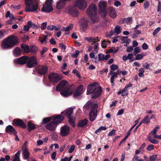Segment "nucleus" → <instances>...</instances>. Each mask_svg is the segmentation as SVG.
I'll return each instance as SVG.
<instances>
[{"label": "nucleus", "mask_w": 161, "mask_h": 161, "mask_svg": "<svg viewBox=\"0 0 161 161\" xmlns=\"http://www.w3.org/2000/svg\"><path fill=\"white\" fill-rule=\"evenodd\" d=\"M80 23L84 27H86L87 24V19L86 18H83L80 20Z\"/></svg>", "instance_id": "obj_34"}, {"label": "nucleus", "mask_w": 161, "mask_h": 161, "mask_svg": "<svg viewBox=\"0 0 161 161\" xmlns=\"http://www.w3.org/2000/svg\"><path fill=\"white\" fill-rule=\"evenodd\" d=\"M70 131V127L69 126L65 125L61 127L60 128V135L62 137L65 136L69 134Z\"/></svg>", "instance_id": "obj_12"}, {"label": "nucleus", "mask_w": 161, "mask_h": 161, "mask_svg": "<svg viewBox=\"0 0 161 161\" xmlns=\"http://www.w3.org/2000/svg\"><path fill=\"white\" fill-rule=\"evenodd\" d=\"M146 146V144L145 143H143L139 148V149L141 151L142 153L144 152V150L143 149Z\"/></svg>", "instance_id": "obj_55"}, {"label": "nucleus", "mask_w": 161, "mask_h": 161, "mask_svg": "<svg viewBox=\"0 0 161 161\" xmlns=\"http://www.w3.org/2000/svg\"><path fill=\"white\" fill-rule=\"evenodd\" d=\"M65 12L74 17L77 16L78 14V12L76 9L75 6H69L67 7L66 9Z\"/></svg>", "instance_id": "obj_10"}, {"label": "nucleus", "mask_w": 161, "mask_h": 161, "mask_svg": "<svg viewBox=\"0 0 161 161\" xmlns=\"http://www.w3.org/2000/svg\"><path fill=\"white\" fill-rule=\"evenodd\" d=\"M53 118V117H51L45 118L43 119L42 122V124H44L50 121Z\"/></svg>", "instance_id": "obj_40"}, {"label": "nucleus", "mask_w": 161, "mask_h": 161, "mask_svg": "<svg viewBox=\"0 0 161 161\" xmlns=\"http://www.w3.org/2000/svg\"><path fill=\"white\" fill-rule=\"evenodd\" d=\"M121 40L122 43L129 44L131 42L130 40L128 39L127 37L122 36L121 38Z\"/></svg>", "instance_id": "obj_31"}, {"label": "nucleus", "mask_w": 161, "mask_h": 161, "mask_svg": "<svg viewBox=\"0 0 161 161\" xmlns=\"http://www.w3.org/2000/svg\"><path fill=\"white\" fill-rule=\"evenodd\" d=\"M114 32L117 35L121 33V29L119 25L116 26L114 28Z\"/></svg>", "instance_id": "obj_38"}, {"label": "nucleus", "mask_w": 161, "mask_h": 161, "mask_svg": "<svg viewBox=\"0 0 161 161\" xmlns=\"http://www.w3.org/2000/svg\"><path fill=\"white\" fill-rule=\"evenodd\" d=\"M118 66L116 64H113L110 66V68L112 70H115L118 68Z\"/></svg>", "instance_id": "obj_50"}, {"label": "nucleus", "mask_w": 161, "mask_h": 161, "mask_svg": "<svg viewBox=\"0 0 161 161\" xmlns=\"http://www.w3.org/2000/svg\"><path fill=\"white\" fill-rule=\"evenodd\" d=\"M73 112V109L70 108L68 109L65 113V115L68 118H69L71 117V115Z\"/></svg>", "instance_id": "obj_33"}, {"label": "nucleus", "mask_w": 161, "mask_h": 161, "mask_svg": "<svg viewBox=\"0 0 161 161\" xmlns=\"http://www.w3.org/2000/svg\"><path fill=\"white\" fill-rule=\"evenodd\" d=\"M28 128L29 131L34 129L35 128V126L34 124L31 122H29L28 123Z\"/></svg>", "instance_id": "obj_42"}, {"label": "nucleus", "mask_w": 161, "mask_h": 161, "mask_svg": "<svg viewBox=\"0 0 161 161\" xmlns=\"http://www.w3.org/2000/svg\"><path fill=\"white\" fill-rule=\"evenodd\" d=\"M69 0H59L56 5V7L58 9H61L62 8L65 4V2Z\"/></svg>", "instance_id": "obj_23"}, {"label": "nucleus", "mask_w": 161, "mask_h": 161, "mask_svg": "<svg viewBox=\"0 0 161 161\" xmlns=\"http://www.w3.org/2000/svg\"><path fill=\"white\" fill-rule=\"evenodd\" d=\"M134 51L136 53H137L140 52L141 49L139 47H136L134 48Z\"/></svg>", "instance_id": "obj_61"}, {"label": "nucleus", "mask_w": 161, "mask_h": 161, "mask_svg": "<svg viewBox=\"0 0 161 161\" xmlns=\"http://www.w3.org/2000/svg\"><path fill=\"white\" fill-rule=\"evenodd\" d=\"M75 148V146L74 145H72L68 151V152L69 153H72L73 151L74 150Z\"/></svg>", "instance_id": "obj_59"}, {"label": "nucleus", "mask_w": 161, "mask_h": 161, "mask_svg": "<svg viewBox=\"0 0 161 161\" xmlns=\"http://www.w3.org/2000/svg\"><path fill=\"white\" fill-rule=\"evenodd\" d=\"M57 125L53 122L47 124L45 126L46 128L50 131H53L55 130Z\"/></svg>", "instance_id": "obj_17"}, {"label": "nucleus", "mask_w": 161, "mask_h": 161, "mask_svg": "<svg viewBox=\"0 0 161 161\" xmlns=\"http://www.w3.org/2000/svg\"><path fill=\"white\" fill-rule=\"evenodd\" d=\"M157 155H153L150 156L148 161H155L157 158Z\"/></svg>", "instance_id": "obj_45"}, {"label": "nucleus", "mask_w": 161, "mask_h": 161, "mask_svg": "<svg viewBox=\"0 0 161 161\" xmlns=\"http://www.w3.org/2000/svg\"><path fill=\"white\" fill-rule=\"evenodd\" d=\"M102 92V89L99 85L97 83L89 84L87 89V95L92 93V97L96 98L98 97Z\"/></svg>", "instance_id": "obj_3"}, {"label": "nucleus", "mask_w": 161, "mask_h": 161, "mask_svg": "<svg viewBox=\"0 0 161 161\" xmlns=\"http://www.w3.org/2000/svg\"><path fill=\"white\" fill-rule=\"evenodd\" d=\"M27 142L26 141L24 143V145L22 147V150H28L27 146Z\"/></svg>", "instance_id": "obj_58"}, {"label": "nucleus", "mask_w": 161, "mask_h": 161, "mask_svg": "<svg viewBox=\"0 0 161 161\" xmlns=\"http://www.w3.org/2000/svg\"><path fill=\"white\" fill-rule=\"evenodd\" d=\"M20 153V151L19 150L17 153H16L14 155V159H13V161H20L19 157Z\"/></svg>", "instance_id": "obj_35"}, {"label": "nucleus", "mask_w": 161, "mask_h": 161, "mask_svg": "<svg viewBox=\"0 0 161 161\" xmlns=\"http://www.w3.org/2000/svg\"><path fill=\"white\" fill-rule=\"evenodd\" d=\"M107 128L105 126H101L98 129H97L95 131V133L97 134L99 133L102 130H105Z\"/></svg>", "instance_id": "obj_39"}, {"label": "nucleus", "mask_w": 161, "mask_h": 161, "mask_svg": "<svg viewBox=\"0 0 161 161\" xmlns=\"http://www.w3.org/2000/svg\"><path fill=\"white\" fill-rule=\"evenodd\" d=\"M142 48L144 50H146L148 48V46L146 43H144L143 44L142 46Z\"/></svg>", "instance_id": "obj_64"}, {"label": "nucleus", "mask_w": 161, "mask_h": 161, "mask_svg": "<svg viewBox=\"0 0 161 161\" xmlns=\"http://www.w3.org/2000/svg\"><path fill=\"white\" fill-rule=\"evenodd\" d=\"M110 42L108 41H104L102 42L101 46L103 48H105L106 47V46L107 44L108 43H110Z\"/></svg>", "instance_id": "obj_49"}, {"label": "nucleus", "mask_w": 161, "mask_h": 161, "mask_svg": "<svg viewBox=\"0 0 161 161\" xmlns=\"http://www.w3.org/2000/svg\"><path fill=\"white\" fill-rule=\"evenodd\" d=\"M159 128V126L158 125H157L152 131L151 133L155 134V133H156L157 131V130Z\"/></svg>", "instance_id": "obj_53"}, {"label": "nucleus", "mask_w": 161, "mask_h": 161, "mask_svg": "<svg viewBox=\"0 0 161 161\" xmlns=\"http://www.w3.org/2000/svg\"><path fill=\"white\" fill-rule=\"evenodd\" d=\"M99 14L102 16L103 17H105L107 15L105 9L99 10Z\"/></svg>", "instance_id": "obj_44"}, {"label": "nucleus", "mask_w": 161, "mask_h": 161, "mask_svg": "<svg viewBox=\"0 0 161 161\" xmlns=\"http://www.w3.org/2000/svg\"><path fill=\"white\" fill-rule=\"evenodd\" d=\"M97 6L95 4H92L90 5L86 11L88 15H96L97 14Z\"/></svg>", "instance_id": "obj_11"}, {"label": "nucleus", "mask_w": 161, "mask_h": 161, "mask_svg": "<svg viewBox=\"0 0 161 161\" xmlns=\"http://www.w3.org/2000/svg\"><path fill=\"white\" fill-rule=\"evenodd\" d=\"M64 119V117L61 115H58L53 118V122L56 125L60 123Z\"/></svg>", "instance_id": "obj_19"}, {"label": "nucleus", "mask_w": 161, "mask_h": 161, "mask_svg": "<svg viewBox=\"0 0 161 161\" xmlns=\"http://www.w3.org/2000/svg\"><path fill=\"white\" fill-rule=\"evenodd\" d=\"M107 2L104 0H101L99 1L98 6L99 10L106 9Z\"/></svg>", "instance_id": "obj_25"}, {"label": "nucleus", "mask_w": 161, "mask_h": 161, "mask_svg": "<svg viewBox=\"0 0 161 161\" xmlns=\"http://www.w3.org/2000/svg\"><path fill=\"white\" fill-rule=\"evenodd\" d=\"M48 70V68L46 66H40L37 69V72L40 75H43L46 73Z\"/></svg>", "instance_id": "obj_16"}, {"label": "nucleus", "mask_w": 161, "mask_h": 161, "mask_svg": "<svg viewBox=\"0 0 161 161\" xmlns=\"http://www.w3.org/2000/svg\"><path fill=\"white\" fill-rule=\"evenodd\" d=\"M108 75H112L111 77L110 81L112 85H114V78H117L118 73L117 72H114L113 71H111L108 73Z\"/></svg>", "instance_id": "obj_18"}, {"label": "nucleus", "mask_w": 161, "mask_h": 161, "mask_svg": "<svg viewBox=\"0 0 161 161\" xmlns=\"http://www.w3.org/2000/svg\"><path fill=\"white\" fill-rule=\"evenodd\" d=\"M53 3V0H46L45 5L43 6L42 10L46 12H49L53 11L52 4Z\"/></svg>", "instance_id": "obj_6"}, {"label": "nucleus", "mask_w": 161, "mask_h": 161, "mask_svg": "<svg viewBox=\"0 0 161 161\" xmlns=\"http://www.w3.org/2000/svg\"><path fill=\"white\" fill-rule=\"evenodd\" d=\"M88 16L90 17L91 20L93 22H95L98 20V18L97 14L96 15Z\"/></svg>", "instance_id": "obj_36"}, {"label": "nucleus", "mask_w": 161, "mask_h": 161, "mask_svg": "<svg viewBox=\"0 0 161 161\" xmlns=\"http://www.w3.org/2000/svg\"><path fill=\"white\" fill-rule=\"evenodd\" d=\"M88 123V120L85 119H84L80 120L78 123V125L81 127H83L86 125Z\"/></svg>", "instance_id": "obj_28"}, {"label": "nucleus", "mask_w": 161, "mask_h": 161, "mask_svg": "<svg viewBox=\"0 0 161 161\" xmlns=\"http://www.w3.org/2000/svg\"><path fill=\"white\" fill-rule=\"evenodd\" d=\"M85 40H86L89 43L95 42L98 41V37H86L85 38Z\"/></svg>", "instance_id": "obj_26"}, {"label": "nucleus", "mask_w": 161, "mask_h": 161, "mask_svg": "<svg viewBox=\"0 0 161 161\" xmlns=\"http://www.w3.org/2000/svg\"><path fill=\"white\" fill-rule=\"evenodd\" d=\"M59 46L62 49L65 50L66 49V47L63 43H61L59 44Z\"/></svg>", "instance_id": "obj_60"}, {"label": "nucleus", "mask_w": 161, "mask_h": 161, "mask_svg": "<svg viewBox=\"0 0 161 161\" xmlns=\"http://www.w3.org/2000/svg\"><path fill=\"white\" fill-rule=\"evenodd\" d=\"M13 125L21 127L22 128H25L26 125L23 121L19 119H14L13 121Z\"/></svg>", "instance_id": "obj_15"}, {"label": "nucleus", "mask_w": 161, "mask_h": 161, "mask_svg": "<svg viewBox=\"0 0 161 161\" xmlns=\"http://www.w3.org/2000/svg\"><path fill=\"white\" fill-rule=\"evenodd\" d=\"M27 56H23L14 60V62L15 64H25L26 62Z\"/></svg>", "instance_id": "obj_14"}, {"label": "nucleus", "mask_w": 161, "mask_h": 161, "mask_svg": "<svg viewBox=\"0 0 161 161\" xmlns=\"http://www.w3.org/2000/svg\"><path fill=\"white\" fill-rule=\"evenodd\" d=\"M108 12L110 16L113 18H115L117 16V14L114 9L112 7H110L108 9Z\"/></svg>", "instance_id": "obj_20"}, {"label": "nucleus", "mask_w": 161, "mask_h": 161, "mask_svg": "<svg viewBox=\"0 0 161 161\" xmlns=\"http://www.w3.org/2000/svg\"><path fill=\"white\" fill-rule=\"evenodd\" d=\"M149 7V3L148 1H145L144 4V7L145 8H147Z\"/></svg>", "instance_id": "obj_63"}, {"label": "nucleus", "mask_w": 161, "mask_h": 161, "mask_svg": "<svg viewBox=\"0 0 161 161\" xmlns=\"http://www.w3.org/2000/svg\"><path fill=\"white\" fill-rule=\"evenodd\" d=\"M153 137H152L151 136H149L147 137V140L153 144H157L158 143L159 141L156 139H153Z\"/></svg>", "instance_id": "obj_37"}, {"label": "nucleus", "mask_w": 161, "mask_h": 161, "mask_svg": "<svg viewBox=\"0 0 161 161\" xmlns=\"http://www.w3.org/2000/svg\"><path fill=\"white\" fill-rule=\"evenodd\" d=\"M98 58L96 57L92 60L96 63H97L100 61H102L104 60H107L110 57V55L109 54H107L106 55L101 53H99L98 55Z\"/></svg>", "instance_id": "obj_9"}, {"label": "nucleus", "mask_w": 161, "mask_h": 161, "mask_svg": "<svg viewBox=\"0 0 161 161\" xmlns=\"http://www.w3.org/2000/svg\"><path fill=\"white\" fill-rule=\"evenodd\" d=\"M114 33V31L113 30H112L110 31V34H106V37H110L113 36Z\"/></svg>", "instance_id": "obj_62"}, {"label": "nucleus", "mask_w": 161, "mask_h": 161, "mask_svg": "<svg viewBox=\"0 0 161 161\" xmlns=\"http://www.w3.org/2000/svg\"><path fill=\"white\" fill-rule=\"evenodd\" d=\"M154 148V146L153 145L150 144L147 146V150L148 151H151L153 150Z\"/></svg>", "instance_id": "obj_47"}, {"label": "nucleus", "mask_w": 161, "mask_h": 161, "mask_svg": "<svg viewBox=\"0 0 161 161\" xmlns=\"http://www.w3.org/2000/svg\"><path fill=\"white\" fill-rule=\"evenodd\" d=\"M22 51L25 53H28L30 52V49L29 46L25 44H22L20 45Z\"/></svg>", "instance_id": "obj_24"}, {"label": "nucleus", "mask_w": 161, "mask_h": 161, "mask_svg": "<svg viewBox=\"0 0 161 161\" xmlns=\"http://www.w3.org/2000/svg\"><path fill=\"white\" fill-rule=\"evenodd\" d=\"M133 49V47L132 46H130L127 47L126 51L127 52H130L132 51Z\"/></svg>", "instance_id": "obj_57"}, {"label": "nucleus", "mask_w": 161, "mask_h": 161, "mask_svg": "<svg viewBox=\"0 0 161 161\" xmlns=\"http://www.w3.org/2000/svg\"><path fill=\"white\" fill-rule=\"evenodd\" d=\"M56 90L57 91H59L61 95L65 97L71 95L73 92L71 86L65 80H63L59 83L56 86Z\"/></svg>", "instance_id": "obj_1"}, {"label": "nucleus", "mask_w": 161, "mask_h": 161, "mask_svg": "<svg viewBox=\"0 0 161 161\" xmlns=\"http://www.w3.org/2000/svg\"><path fill=\"white\" fill-rule=\"evenodd\" d=\"M98 105L92 102H87L84 106L83 110L85 113L88 110H90L89 114V119L91 121H94L97 116Z\"/></svg>", "instance_id": "obj_2"}, {"label": "nucleus", "mask_w": 161, "mask_h": 161, "mask_svg": "<svg viewBox=\"0 0 161 161\" xmlns=\"http://www.w3.org/2000/svg\"><path fill=\"white\" fill-rule=\"evenodd\" d=\"M5 130L7 132L11 134H15L16 131L14 128L12 126L9 125L7 126Z\"/></svg>", "instance_id": "obj_21"}, {"label": "nucleus", "mask_w": 161, "mask_h": 161, "mask_svg": "<svg viewBox=\"0 0 161 161\" xmlns=\"http://www.w3.org/2000/svg\"><path fill=\"white\" fill-rule=\"evenodd\" d=\"M69 119V121L70 124L73 126L75 127V124L74 122V120L71 119V117H69V118H68Z\"/></svg>", "instance_id": "obj_51"}, {"label": "nucleus", "mask_w": 161, "mask_h": 161, "mask_svg": "<svg viewBox=\"0 0 161 161\" xmlns=\"http://www.w3.org/2000/svg\"><path fill=\"white\" fill-rule=\"evenodd\" d=\"M18 42L17 38L14 36H10L3 41L2 48L4 49L13 47Z\"/></svg>", "instance_id": "obj_4"}, {"label": "nucleus", "mask_w": 161, "mask_h": 161, "mask_svg": "<svg viewBox=\"0 0 161 161\" xmlns=\"http://www.w3.org/2000/svg\"><path fill=\"white\" fill-rule=\"evenodd\" d=\"M47 23L46 22H44L42 23L41 27V29L42 30L45 29L47 27Z\"/></svg>", "instance_id": "obj_54"}, {"label": "nucleus", "mask_w": 161, "mask_h": 161, "mask_svg": "<svg viewBox=\"0 0 161 161\" xmlns=\"http://www.w3.org/2000/svg\"><path fill=\"white\" fill-rule=\"evenodd\" d=\"M27 24L29 26H30V27H31L32 28L35 29H37L40 27V26L35 25L32 23V22L31 21H28L27 22Z\"/></svg>", "instance_id": "obj_32"}, {"label": "nucleus", "mask_w": 161, "mask_h": 161, "mask_svg": "<svg viewBox=\"0 0 161 161\" xmlns=\"http://www.w3.org/2000/svg\"><path fill=\"white\" fill-rule=\"evenodd\" d=\"M83 89V86L82 85L80 86L76 90L73 96L74 97L76 98L78 96L80 95L81 92Z\"/></svg>", "instance_id": "obj_22"}, {"label": "nucleus", "mask_w": 161, "mask_h": 161, "mask_svg": "<svg viewBox=\"0 0 161 161\" xmlns=\"http://www.w3.org/2000/svg\"><path fill=\"white\" fill-rule=\"evenodd\" d=\"M62 76L59 75L57 74L52 73L50 74L48 76L49 81L51 82H57L61 80Z\"/></svg>", "instance_id": "obj_8"}, {"label": "nucleus", "mask_w": 161, "mask_h": 161, "mask_svg": "<svg viewBox=\"0 0 161 161\" xmlns=\"http://www.w3.org/2000/svg\"><path fill=\"white\" fill-rule=\"evenodd\" d=\"M161 28L158 27L155 29L153 32V36H155L156 35L159 31L161 30Z\"/></svg>", "instance_id": "obj_52"}, {"label": "nucleus", "mask_w": 161, "mask_h": 161, "mask_svg": "<svg viewBox=\"0 0 161 161\" xmlns=\"http://www.w3.org/2000/svg\"><path fill=\"white\" fill-rule=\"evenodd\" d=\"M146 54H144L142 55L141 54H137L136 57L135 59L136 60H139L142 59L143 58V56H145Z\"/></svg>", "instance_id": "obj_46"}, {"label": "nucleus", "mask_w": 161, "mask_h": 161, "mask_svg": "<svg viewBox=\"0 0 161 161\" xmlns=\"http://www.w3.org/2000/svg\"><path fill=\"white\" fill-rule=\"evenodd\" d=\"M116 130L113 129L108 134L109 136H111L115 135Z\"/></svg>", "instance_id": "obj_56"}, {"label": "nucleus", "mask_w": 161, "mask_h": 161, "mask_svg": "<svg viewBox=\"0 0 161 161\" xmlns=\"http://www.w3.org/2000/svg\"><path fill=\"white\" fill-rule=\"evenodd\" d=\"M21 53V50L19 47L15 48L13 50V54L16 57L20 56Z\"/></svg>", "instance_id": "obj_27"}, {"label": "nucleus", "mask_w": 161, "mask_h": 161, "mask_svg": "<svg viewBox=\"0 0 161 161\" xmlns=\"http://www.w3.org/2000/svg\"><path fill=\"white\" fill-rule=\"evenodd\" d=\"M27 64L29 68H32L37 64V60L34 56L28 57L27 56Z\"/></svg>", "instance_id": "obj_7"}, {"label": "nucleus", "mask_w": 161, "mask_h": 161, "mask_svg": "<svg viewBox=\"0 0 161 161\" xmlns=\"http://www.w3.org/2000/svg\"><path fill=\"white\" fill-rule=\"evenodd\" d=\"M73 25L72 24H70L67 27L62 28L61 31H69L73 29Z\"/></svg>", "instance_id": "obj_30"}, {"label": "nucleus", "mask_w": 161, "mask_h": 161, "mask_svg": "<svg viewBox=\"0 0 161 161\" xmlns=\"http://www.w3.org/2000/svg\"><path fill=\"white\" fill-rule=\"evenodd\" d=\"M30 153L28 150H22V157L24 159H28L29 157Z\"/></svg>", "instance_id": "obj_29"}, {"label": "nucleus", "mask_w": 161, "mask_h": 161, "mask_svg": "<svg viewBox=\"0 0 161 161\" xmlns=\"http://www.w3.org/2000/svg\"><path fill=\"white\" fill-rule=\"evenodd\" d=\"M142 120L143 121V123L146 124H148L150 122V119L148 115L146 116Z\"/></svg>", "instance_id": "obj_41"}, {"label": "nucleus", "mask_w": 161, "mask_h": 161, "mask_svg": "<svg viewBox=\"0 0 161 161\" xmlns=\"http://www.w3.org/2000/svg\"><path fill=\"white\" fill-rule=\"evenodd\" d=\"M5 16L6 18L9 17L11 19H14V16L10 13L9 11H7Z\"/></svg>", "instance_id": "obj_43"}, {"label": "nucleus", "mask_w": 161, "mask_h": 161, "mask_svg": "<svg viewBox=\"0 0 161 161\" xmlns=\"http://www.w3.org/2000/svg\"><path fill=\"white\" fill-rule=\"evenodd\" d=\"M139 73L138 74L139 76L140 77H143L144 75L143 73L144 71L143 68H141L139 69Z\"/></svg>", "instance_id": "obj_48"}, {"label": "nucleus", "mask_w": 161, "mask_h": 161, "mask_svg": "<svg viewBox=\"0 0 161 161\" xmlns=\"http://www.w3.org/2000/svg\"><path fill=\"white\" fill-rule=\"evenodd\" d=\"M87 3L84 0H78L75 4V6L82 10L84 9L87 7Z\"/></svg>", "instance_id": "obj_13"}, {"label": "nucleus", "mask_w": 161, "mask_h": 161, "mask_svg": "<svg viewBox=\"0 0 161 161\" xmlns=\"http://www.w3.org/2000/svg\"><path fill=\"white\" fill-rule=\"evenodd\" d=\"M25 11L27 12H36L38 8L36 2L32 0H25Z\"/></svg>", "instance_id": "obj_5"}]
</instances>
